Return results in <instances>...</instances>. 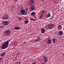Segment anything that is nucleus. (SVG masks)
Here are the masks:
<instances>
[{
	"label": "nucleus",
	"mask_w": 64,
	"mask_h": 64,
	"mask_svg": "<svg viewBox=\"0 0 64 64\" xmlns=\"http://www.w3.org/2000/svg\"><path fill=\"white\" fill-rule=\"evenodd\" d=\"M36 15V13L35 12H32L31 13V15L32 16H33V15Z\"/></svg>",
	"instance_id": "nucleus-16"
},
{
	"label": "nucleus",
	"mask_w": 64,
	"mask_h": 64,
	"mask_svg": "<svg viewBox=\"0 0 64 64\" xmlns=\"http://www.w3.org/2000/svg\"><path fill=\"white\" fill-rule=\"evenodd\" d=\"M48 43L49 44H52V40H51L50 38L48 40Z\"/></svg>",
	"instance_id": "nucleus-7"
},
{
	"label": "nucleus",
	"mask_w": 64,
	"mask_h": 64,
	"mask_svg": "<svg viewBox=\"0 0 64 64\" xmlns=\"http://www.w3.org/2000/svg\"><path fill=\"white\" fill-rule=\"evenodd\" d=\"M37 39L38 41H39L41 40V38L40 37H38L37 38Z\"/></svg>",
	"instance_id": "nucleus-21"
},
{
	"label": "nucleus",
	"mask_w": 64,
	"mask_h": 64,
	"mask_svg": "<svg viewBox=\"0 0 64 64\" xmlns=\"http://www.w3.org/2000/svg\"><path fill=\"white\" fill-rule=\"evenodd\" d=\"M8 18H9L8 17V16H6L4 17V18L3 19L4 20H7Z\"/></svg>",
	"instance_id": "nucleus-11"
},
{
	"label": "nucleus",
	"mask_w": 64,
	"mask_h": 64,
	"mask_svg": "<svg viewBox=\"0 0 64 64\" xmlns=\"http://www.w3.org/2000/svg\"><path fill=\"white\" fill-rule=\"evenodd\" d=\"M48 58H46V59H44V62H46H46H47V61H48Z\"/></svg>",
	"instance_id": "nucleus-18"
},
{
	"label": "nucleus",
	"mask_w": 64,
	"mask_h": 64,
	"mask_svg": "<svg viewBox=\"0 0 64 64\" xmlns=\"http://www.w3.org/2000/svg\"><path fill=\"white\" fill-rule=\"evenodd\" d=\"M29 23V20H26L24 22V24H27Z\"/></svg>",
	"instance_id": "nucleus-12"
},
{
	"label": "nucleus",
	"mask_w": 64,
	"mask_h": 64,
	"mask_svg": "<svg viewBox=\"0 0 64 64\" xmlns=\"http://www.w3.org/2000/svg\"><path fill=\"white\" fill-rule=\"evenodd\" d=\"M34 0H30L29 3L30 4V5H32L33 3H34Z\"/></svg>",
	"instance_id": "nucleus-9"
},
{
	"label": "nucleus",
	"mask_w": 64,
	"mask_h": 64,
	"mask_svg": "<svg viewBox=\"0 0 64 64\" xmlns=\"http://www.w3.org/2000/svg\"><path fill=\"white\" fill-rule=\"evenodd\" d=\"M20 63V62H15V64H17V63Z\"/></svg>",
	"instance_id": "nucleus-29"
},
{
	"label": "nucleus",
	"mask_w": 64,
	"mask_h": 64,
	"mask_svg": "<svg viewBox=\"0 0 64 64\" xmlns=\"http://www.w3.org/2000/svg\"><path fill=\"white\" fill-rule=\"evenodd\" d=\"M58 28L59 29L61 30L62 29V26L61 25H59L58 27Z\"/></svg>",
	"instance_id": "nucleus-15"
},
{
	"label": "nucleus",
	"mask_w": 64,
	"mask_h": 64,
	"mask_svg": "<svg viewBox=\"0 0 64 64\" xmlns=\"http://www.w3.org/2000/svg\"><path fill=\"white\" fill-rule=\"evenodd\" d=\"M37 64V62H32V64Z\"/></svg>",
	"instance_id": "nucleus-28"
},
{
	"label": "nucleus",
	"mask_w": 64,
	"mask_h": 64,
	"mask_svg": "<svg viewBox=\"0 0 64 64\" xmlns=\"http://www.w3.org/2000/svg\"><path fill=\"white\" fill-rule=\"evenodd\" d=\"M18 19L19 20H20V21L22 20V18L19 17L18 18Z\"/></svg>",
	"instance_id": "nucleus-23"
},
{
	"label": "nucleus",
	"mask_w": 64,
	"mask_h": 64,
	"mask_svg": "<svg viewBox=\"0 0 64 64\" xmlns=\"http://www.w3.org/2000/svg\"><path fill=\"white\" fill-rule=\"evenodd\" d=\"M38 40H35V41L36 42H37V41H38Z\"/></svg>",
	"instance_id": "nucleus-32"
},
{
	"label": "nucleus",
	"mask_w": 64,
	"mask_h": 64,
	"mask_svg": "<svg viewBox=\"0 0 64 64\" xmlns=\"http://www.w3.org/2000/svg\"><path fill=\"white\" fill-rule=\"evenodd\" d=\"M50 16H51V14H50V13L48 14L46 16V17L47 18H48V17H49Z\"/></svg>",
	"instance_id": "nucleus-17"
},
{
	"label": "nucleus",
	"mask_w": 64,
	"mask_h": 64,
	"mask_svg": "<svg viewBox=\"0 0 64 64\" xmlns=\"http://www.w3.org/2000/svg\"><path fill=\"white\" fill-rule=\"evenodd\" d=\"M37 64H40H40H39V63H37Z\"/></svg>",
	"instance_id": "nucleus-36"
},
{
	"label": "nucleus",
	"mask_w": 64,
	"mask_h": 64,
	"mask_svg": "<svg viewBox=\"0 0 64 64\" xmlns=\"http://www.w3.org/2000/svg\"><path fill=\"white\" fill-rule=\"evenodd\" d=\"M30 19L31 20H33V21H36V19H34L32 18H30Z\"/></svg>",
	"instance_id": "nucleus-20"
},
{
	"label": "nucleus",
	"mask_w": 64,
	"mask_h": 64,
	"mask_svg": "<svg viewBox=\"0 0 64 64\" xmlns=\"http://www.w3.org/2000/svg\"><path fill=\"white\" fill-rule=\"evenodd\" d=\"M23 43L24 44H25V43H26V42H24Z\"/></svg>",
	"instance_id": "nucleus-31"
},
{
	"label": "nucleus",
	"mask_w": 64,
	"mask_h": 64,
	"mask_svg": "<svg viewBox=\"0 0 64 64\" xmlns=\"http://www.w3.org/2000/svg\"><path fill=\"white\" fill-rule=\"evenodd\" d=\"M41 33H43V34H44V33L45 32V29L43 28H41Z\"/></svg>",
	"instance_id": "nucleus-8"
},
{
	"label": "nucleus",
	"mask_w": 64,
	"mask_h": 64,
	"mask_svg": "<svg viewBox=\"0 0 64 64\" xmlns=\"http://www.w3.org/2000/svg\"><path fill=\"white\" fill-rule=\"evenodd\" d=\"M3 24L4 26H7L9 24V22L7 21H4Z\"/></svg>",
	"instance_id": "nucleus-5"
},
{
	"label": "nucleus",
	"mask_w": 64,
	"mask_h": 64,
	"mask_svg": "<svg viewBox=\"0 0 64 64\" xmlns=\"http://www.w3.org/2000/svg\"><path fill=\"white\" fill-rule=\"evenodd\" d=\"M20 12L21 13V15H27V14H28V13L25 11V10H24V9L20 10Z\"/></svg>",
	"instance_id": "nucleus-2"
},
{
	"label": "nucleus",
	"mask_w": 64,
	"mask_h": 64,
	"mask_svg": "<svg viewBox=\"0 0 64 64\" xmlns=\"http://www.w3.org/2000/svg\"><path fill=\"white\" fill-rule=\"evenodd\" d=\"M63 34V31H59L58 32V34L60 36H61V35H62Z\"/></svg>",
	"instance_id": "nucleus-10"
},
{
	"label": "nucleus",
	"mask_w": 64,
	"mask_h": 64,
	"mask_svg": "<svg viewBox=\"0 0 64 64\" xmlns=\"http://www.w3.org/2000/svg\"><path fill=\"white\" fill-rule=\"evenodd\" d=\"M13 7V6H12V7Z\"/></svg>",
	"instance_id": "nucleus-37"
},
{
	"label": "nucleus",
	"mask_w": 64,
	"mask_h": 64,
	"mask_svg": "<svg viewBox=\"0 0 64 64\" xmlns=\"http://www.w3.org/2000/svg\"><path fill=\"white\" fill-rule=\"evenodd\" d=\"M1 59H2V58H0V60H1Z\"/></svg>",
	"instance_id": "nucleus-33"
},
{
	"label": "nucleus",
	"mask_w": 64,
	"mask_h": 64,
	"mask_svg": "<svg viewBox=\"0 0 64 64\" xmlns=\"http://www.w3.org/2000/svg\"><path fill=\"white\" fill-rule=\"evenodd\" d=\"M45 12V11H44V10H42V13H44Z\"/></svg>",
	"instance_id": "nucleus-27"
},
{
	"label": "nucleus",
	"mask_w": 64,
	"mask_h": 64,
	"mask_svg": "<svg viewBox=\"0 0 64 64\" xmlns=\"http://www.w3.org/2000/svg\"><path fill=\"white\" fill-rule=\"evenodd\" d=\"M42 64H44V63H42Z\"/></svg>",
	"instance_id": "nucleus-35"
},
{
	"label": "nucleus",
	"mask_w": 64,
	"mask_h": 64,
	"mask_svg": "<svg viewBox=\"0 0 64 64\" xmlns=\"http://www.w3.org/2000/svg\"><path fill=\"white\" fill-rule=\"evenodd\" d=\"M15 2H16L17 1H18V0H15Z\"/></svg>",
	"instance_id": "nucleus-30"
},
{
	"label": "nucleus",
	"mask_w": 64,
	"mask_h": 64,
	"mask_svg": "<svg viewBox=\"0 0 64 64\" xmlns=\"http://www.w3.org/2000/svg\"><path fill=\"white\" fill-rule=\"evenodd\" d=\"M14 29L15 30H20V28L19 27H15L14 28Z\"/></svg>",
	"instance_id": "nucleus-14"
},
{
	"label": "nucleus",
	"mask_w": 64,
	"mask_h": 64,
	"mask_svg": "<svg viewBox=\"0 0 64 64\" xmlns=\"http://www.w3.org/2000/svg\"><path fill=\"white\" fill-rule=\"evenodd\" d=\"M43 59H45L47 58L46 56H44L43 57Z\"/></svg>",
	"instance_id": "nucleus-22"
},
{
	"label": "nucleus",
	"mask_w": 64,
	"mask_h": 64,
	"mask_svg": "<svg viewBox=\"0 0 64 64\" xmlns=\"http://www.w3.org/2000/svg\"><path fill=\"white\" fill-rule=\"evenodd\" d=\"M9 42H10V40H9L2 44L1 46L2 49H4L7 48L8 47V44H9Z\"/></svg>",
	"instance_id": "nucleus-1"
},
{
	"label": "nucleus",
	"mask_w": 64,
	"mask_h": 64,
	"mask_svg": "<svg viewBox=\"0 0 64 64\" xmlns=\"http://www.w3.org/2000/svg\"><path fill=\"white\" fill-rule=\"evenodd\" d=\"M39 51H40V50H38Z\"/></svg>",
	"instance_id": "nucleus-38"
},
{
	"label": "nucleus",
	"mask_w": 64,
	"mask_h": 64,
	"mask_svg": "<svg viewBox=\"0 0 64 64\" xmlns=\"http://www.w3.org/2000/svg\"><path fill=\"white\" fill-rule=\"evenodd\" d=\"M42 17H43V15L42 14V15H40V16H39L40 18H42Z\"/></svg>",
	"instance_id": "nucleus-24"
},
{
	"label": "nucleus",
	"mask_w": 64,
	"mask_h": 64,
	"mask_svg": "<svg viewBox=\"0 0 64 64\" xmlns=\"http://www.w3.org/2000/svg\"><path fill=\"white\" fill-rule=\"evenodd\" d=\"M25 10L26 11V12H27V11L28 10V8H26L25 9Z\"/></svg>",
	"instance_id": "nucleus-26"
},
{
	"label": "nucleus",
	"mask_w": 64,
	"mask_h": 64,
	"mask_svg": "<svg viewBox=\"0 0 64 64\" xmlns=\"http://www.w3.org/2000/svg\"><path fill=\"white\" fill-rule=\"evenodd\" d=\"M5 52H4L2 54H1L0 55L2 57V56H5Z\"/></svg>",
	"instance_id": "nucleus-19"
},
{
	"label": "nucleus",
	"mask_w": 64,
	"mask_h": 64,
	"mask_svg": "<svg viewBox=\"0 0 64 64\" xmlns=\"http://www.w3.org/2000/svg\"><path fill=\"white\" fill-rule=\"evenodd\" d=\"M42 2H44V0H42Z\"/></svg>",
	"instance_id": "nucleus-34"
},
{
	"label": "nucleus",
	"mask_w": 64,
	"mask_h": 64,
	"mask_svg": "<svg viewBox=\"0 0 64 64\" xmlns=\"http://www.w3.org/2000/svg\"><path fill=\"white\" fill-rule=\"evenodd\" d=\"M52 40L53 43H55V41H56L55 38H52Z\"/></svg>",
	"instance_id": "nucleus-13"
},
{
	"label": "nucleus",
	"mask_w": 64,
	"mask_h": 64,
	"mask_svg": "<svg viewBox=\"0 0 64 64\" xmlns=\"http://www.w3.org/2000/svg\"><path fill=\"white\" fill-rule=\"evenodd\" d=\"M34 9L35 6L34 5H32L30 7V11H32Z\"/></svg>",
	"instance_id": "nucleus-4"
},
{
	"label": "nucleus",
	"mask_w": 64,
	"mask_h": 64,
	"mask_svg": "<svg viewBox=\"0 0 64 64\" xmlns=\"http://www.w3.org/2000/svg\"><path fill=\"white\" fill-rule=\"evenodd\" d=\"M5 34L6 36H9L11 33V31L10 30H8L5 32Z\"/></svg>",
	"instance_id": "nucleus-3"
},
{
	"label": "nucleus",
	"mask_w": 64,
	"mask_h": 64,
	"mask_svg": "<svg viewBox=\"0 0 64 64\" xmlns=\"http://www.w3.org/2000/svg\"><path fill=\"white\" fill-rule=\"evenodd\" d=\"M52 16H51L50 17V18H50V19H53V18H54V17H52Z\"/></svg>",
	"instance_id": "nucleus-25"
},
{
	"label": "nucleus",
	"mask_w": 64,
	"mask_h": 64,
	"mask_svg": "<svg viewBox=\"0 0 64 64\" xmlns=\"http://www.w3.org/2000/svg\"><path fill=\"white\" fill-rule=\"evenodd\" d=\"M54 24H52L49 25L48 27L50 29H52L54 28Z\"/></svg>",
	"instance_id": "nucleus-6"
}]
</instances>
